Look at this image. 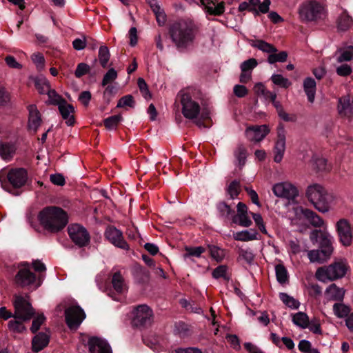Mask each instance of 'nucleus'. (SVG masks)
I'll return each instance as SVG.
<instances>
[{"label":"nucleus","mask_w":353,"mask_h":353,"mask_svg":"<svg viewBox=\"0 0 353 353\" xmlns=\"http://www.w3.org/2000/svg\"><path fill=\"white\" fill-rule=\"evenodd\" d=\"M198 26L191 19H180L172 23L169 28L170 38L179 50H185L194 41Z\"/></svg>","instance_id":"obj_1"},{"label":"nucleus","mask_w":353,"mask_h":353,"mask_svg":"<svg viewBox=\"0 0 353 353\" xmlns=\"http://www.w3.org/2000/svg\"><path fill=\"white\" fill-rule=\"evenodd\" d=\"M306 196L314 208L323 214L328 212L340 201L338 196L328 192L325 188L318 183L307 187Z\"/></svg>","instance_id":"obj_2"},{"label":"nucleus","mask_w":353,"mask_h":353,"mask_svg":"<svg viewBox=\"0 0 353 353\" xmlns=\"http://www.w3.org/2000/svg\"><path fill=\"white\" fill-rule=\"evenodd\" d=\"M40 224L48 231L57 232L63 229L68 222L67 213L61 208H44L38 214Z\"/></svg>","instance_id":"obj_3"},{"label":"nucleus","mask_w":353,"mask_h":353,"mask_svg":"<svg viewBox=\"0 0 353 353\" xmlns=\"http://www.w3.org/2000/svg\"><path fill=\"white\" fill-rule=\"evenodd\" d=\"M310 239L313 243H319L320 249L310 250L307 256L312 263H323L332 254V236L325 230H314L311 232Z\"/></svg>","instance_id":"obj_4"},{"label":"nucleus","mask_w":353,"mask_h":353,"mask_svg":"<svg viewBox=\"0 0 353 353\" xmlns=\"http://www.w3.org/2000/svg\"><path fill=\"white\" fill-rule=\"evenodd\" d=\"M300 19L303 22H317L327 16V9L323 0H306L299 8Z\"/></svg>","instance_id":"obj_5"},{"label":"nucleus","mask_w":353,"mask_h":353,"mask_svg":"<svg viewBox=\"0 0 353 353\" xmlns=\"http://www.w3.org/2000/svg\"><path fill=\"white\" fill-rule=\"evenodd\" d=\"M179 95L184 117L190 120L196 119L201 112V106L197 101L199 92L196 89L186 88L181 90Z\"/></svg>","instance_id":"obj_6"},{"label":"nucleus","mask_w":353,"mask_h":353,"mask_svg":"<svg viewBox=\"0 0 353 353\" xmlns=\"http://www.w3.org/2000/svg\"><path fill=\"white\" fill-rule=\"evenodd\" d=\"M349 265L345 260L335 261L327 267L320 268L316 272V278L323 282L326 281H334L343 277L347 270Z\"/></svg>","instance_id":"obj_7"},{"label":"nucleus","mask_w":353,"mask_h":353,"mask_svg":"<svg viewBox=\"0 0 353 353\" xmlns=\"http://www.w3.org/2000/svg\"><path fill=\"white\" fill-rule=\"evenodd\" d=\"M18 269L14 276L16 285L21 288H32L34 290L41 285V276L37 277L35 274L30 270V265L28 263H20Z\"/></svg>","instance_id":"obj_8"},{"label":"nucleus","mask_w":353,"mask_h":353,"mask_svg":"<svg viewBox=\"0 0 353 353\" xmlns=\"http://www.w3.org/2000/svg\"><path fill=\"white\" fill-rule=\"evenodd\" d=\"M27 297L15 294L13 299L14 313L13 317L22 321L30 320L34 314L33 308Z\"/></svg>","instance_id":"obj_9"},{"label":"nucleus","mask_w":353,"mask_h":353,"mask_svg":"<svg viewBox=\"0 0 353 353\" xmlns=\"http://www.w3.org/2000/svg\"><path fill=\"white\" fill-rule=\"evenodd\" d=\"M68 232L70 238L76 245L81 248L89 244L90 236L84 227L79 224H72L68 226Z\"/></svg>","instance_id":"obj_10"},{"label":"nucleus","mask_w":353,"mask_h":353,"mask_svg":"<svg viewBox=\"0 0 353 353\" xmlns=\"http://www.w3.org/2000/svg\"><path fill=\"white\" fill-rule=\"evenodd\" d=\"M65 322L71 330H77L85 318V314L79 305H73L65 310Z\"/></svg>","instance_id":"obj_11"},{"label":"nucleus","mask_w":353,"mask_h":353,"mask_svg":"<svg viewBox=\"0 0 353 353\" xmlns=\"http://www.w3.org/2000/svg\"><path fill=\"white\" fill-rule=\"evenodd\" d=\"M132 324L136 327L145 326L151 323L152 311L146 305L137 306L133 312Z\"/></svg>","instance_id":"obj_12"},{"label":"nucleus","mask_w":353,"mask_h":353,"mask_svg":"<svg viewBox=\"0 0 353 353\" xmlns=\"http://www.w3.org/2000/svg\"><path fill=\"white\" fill-rule=\"evenodd\" d=\"M272 191L278 197L285 198L292 201L299 195L296 187L289 182L275 184L272 188Z\"/></svg>","instance_id":"obj_13"},{"label":"nucleus","mask_w":353,"mask_h":353,"mask_svg":"<svg viewBox=\"0 0 353 353\" xmlns=\"http://www.w3.org/2000/svg\"><path fill=\"white\" fill-rule=\"evenodd\" d=\"M336 230L341 243L345 246H349L352 240L350 222L345 219H339L336 223Z\"/></svg>","instance_id":"obj_14"},{"label":"nucleus","mask_w":353,"mask_h":353,"mask_svg":"<svg viewBox=\"0 0 353 353\" xmlns=\"http://www.w3.org/2000/svg\"><path fill=\"white\" fill-rule=\"evenodd\" d=\"M285 131L282 125L277 128V138L274 147V161L280 163L285 151Z\"/></svg>","instance_id":"obj_15"},{"label":"nucleus","mask_w":353,"mask_h":353,"mask_svg":"<svg viewBox=\"0 0 353 353\" xmlns=\"http://www.w3.org/2000/svg\"><path fill=\"white\" fill-rule=\"evenodd\" d=\"M106 239L114 245L125 250H129V245L124 240L122 232L114 227H108L105 232Z\"/></svg>","instance_id":"obj_16"},{"label":"nucleus","mask_w":353,"mask_h":353,"mask_svg":"<svg viewBox=\"0 0 353 353\" xmlns=\"http://www.w3.org/2000/svg\"><path fill=\"white\" fill-rule=\"evenodd\" d=\"M296 213L301 214L315 228H323L325 229L327 226L323 218L310 209L297 207L296 208Z\"/></svg>","instance_id":"obj_17"},{"label":"nucleus","mask_w":353,"mask_h":353,"mask_svg":"<svg viewBox=\"0 0 353 353\" xmlns=\"http://www.w3.org/2000/svg\"><path fill=\"white\" fill-rule=\"evenodd\" d=\"M270 132V129L266 125L248 127L245 130L247 138L252 142L262 141Z\"/></svg>","instance_id":"obj_18"},{"label":"nucleus","mask_w":353,"mask_h":353,"mask_svg":"<svg viewBox=\"0 0 353 353\" xmlns=\"http://www.w3.org/2000/svg\"><path fill=\"white\" fill-rule=\"evenodd\" d=\"M8 179L14 188H21L27 181V172L23 168L12 169L8 172Z\"/></svg>","instance_id":"obj_19"},{"label":"nucleus","mask_w":353,"mask_h":353,"mask_svg":"<svg viewBox=\"0 0 353 353\" xmlns=\"http://www.w3.org/2000/svg\"><path fill=\"white\" fill-rule=\"evenodd\" d=\"M207 13L219 16L225 11V3L219 0H199Z\"/></svg>","instance_id":"obj_20"},{"label":"nucleus","mask_w":353,"mask_h":353,"mask_svg":"<svg viewBox=\"0 0 353 353\" xmlns=\"http://www.w3.org/2000/svg\"><path fill=\"white\" fill-rule=\"evenodd\" d=\"M28 109L29 112L28 129L36 132L42 122L41 114L35 105H30Z\"/></svg>","instance_id":"obj_21"},{"label":"nucleus","mask_w":353,"mask_h":353,"mask_svg":"<svg viewBox=\"0 0 353 353\" xmlns=\"http://www.w3.org/2000/svg\"><path fill=\"white\" fill-rule=\"evenodd\" d=\"M91 353H112L111 348L106 341L97 338H91L88 341Z\"/></svg>","instance_id":"obj_22"},{"label":"nucleus","mask_w":353,"mask_h":353,"mask_svg":"<svg viewBox=\"0 0 353 353\" xmlns=\"http://www.w3.org/2000/svg\"><path fill=\"white\" fill-rule=\"evenodd\" d=\"M338 112L342 117L350 118L353 115V100L345 96L339 99Z\"/></svg>","instance_id":"obj_23"},{"label":"nucleus","mask_w":353,"mask_h":353,"mask_svg":"<svg viewBox=\"0 0 353 353\" xmlns=\"http://www.w3.org/2000/svg\"><path fill=\"white\" fill-rule=\"evenodd\" d=\"M59 110L65 123L68 125H72L74 123V107L65 101H63L59 103Z\"/></svg>","instance_id":"obj_24"},{"label":"nucleus","mask_w":353,"mask_h":353,"mask_svg":"<svg viewBox=\"0 0 353 353\" xmlns=\"http://www.w3.org/2000/svg\"><path fill=\"white\" fill-rule=\"evenodd\" d=\"M49 339L50 336L48 334L39 332L32 340V350L36 353L40 352L48 345Z\"/></svg>","instance_id":"obj_25"},{"label":"nucleus","mask_w":353,"mask_h":353,"mask_svg":"<svg viewBox=\"0 0 353 353\" xmlns=\"http://www.w3.org/2000/svg\"><path fill=\"white\" fill-rule=\"evenodd\" d=\"M325 294L329 300L341 301L344 298L345 290L336 284H332L327 288Z\"/></svg>","instance_id":"obj_26"},{"label":"nucleus","mask_w":353,"mask_h":353,"mask_svg":"<svg viewBox=\"0 0 353 353\" xmlns=\"http://www.w3.org/2000/svg\"><path fill=\"white\" fill-rule=\"evenodd\" d=\"M353 20L346 11H342L339 15L336 24L337 28L341 31L347 30L352 25Z\"/></svg>","instance_id":"obj_27"},{"label":"nucleus","mask_w":353,"mask_h":353,"mask_svg":"<svg viewBox=\"0 0 353 353\" xmlns=\"http://www.w3.org/2000/svg\"><path fill=\"white\" fill-rule=\"evenodd\" d=\"M250 44L253 48H257L259 50L268 53L276 52L277 49L272 44L267 43L266 41L261 39L250 40Z\"/></svg>","instance_id":"obj_28"},{"label":"nucleus","mask_w":353,"mask_h":353,"mask_svg":"<svg viewBox=\"0 0 353 353\" xmlns=\"http://www.w3.org/2000/svg\"><path fill=\"white\" fill-rule=\"evenodd\" d=\"M304 91L307 94L308 101L313 103L315 98L316 82L312 78H306L303 82Z\"/></svg>","instance_id":"obj_29"},{"label":"nucleus","mask_w":353,"mask_h":353,"mask_svg":"<svg viewBox=\"0 0 353 353\" xmlns=\"http://www.w3.org/2000/svg\"><path fill=\"white\" fill-rule=\"evenodd\" d=\"M16 151L14 144L2 143L0 144V156L6 161L10 160Z\"/></svg>","instance_id":"obj_30"},{"label":"nucleus","mask_w":353,"mask_h":353,"mask_svg":"<svg viewBox=\"0 0 353 353\" xmlns=\"http://www.w3.org/2000/svg\"><path fill=\"white\" fill-rule=\"evenodd\" d=\"M257 232L254 230H243L234 233L233 237L236 241H249L257 239Z\"/></svg>","instance_id":"obj_31"},{"label":"nucleus","mask_w":353,"mask_h":353,"mask_svg":"<svg viewBox=\"0 0 353 353\" xmlns=\"http://www.w3.org/2000/svg\"><path fill=\"white\" fill-rule=\"evenodd\" d=\"M332 309L334 315L339 319L346 318L351 312V308L341 302L334 303Z\"/></svg>","instance_id":"obj_32"},{"label":"nucleus","mask_w":353,"mask_h":353,"mask_svg":"<svg viewBox=\"0 0 353 353\" xmlns=\"http://www.w3.org/2000/svg\"><path fill=\"white\" fill-rule=\"evenodd\" d=\"M112 283L114 289L119 293H123L127 291V286L120 272L113 274Z\"/></svg>","instance_id":"obj_33"},{"label":"nucleus","mask_w":353,"mask_h":353,"mask_svg":"<svg viewBox=\"0 0 353 353\" xmlns=\"http://www.w3.org/2000/svg\"><path fill=\"white\" fill-rule=\"evenodd\" d=\"M34 81L37 90L41 94H46L50 88L49 81L43 76L37 77Z\"/></svg>","instance_id":"obj_34"},{"label":"nucleus","mask_w":353,"mask_h":353,"mask_svg":"<svg viewBox=\"0 0 353 353\" xmlns=\"http://www.w3.org/2000/svg\"><path fill=\"white\" fill-rule=\"evenodd\" d=\"M293 323L301 328H307L309 325L308 316L302 312L296 313L292 316Z\"/></svg>","instance_id":"obj_35"},{"label":"nucleus","mask_w":353,"mask_h":353,"mask_svg":"<svg viewBox=\"0 0 353 353\" xmlns=\"http://www.w3.org/2000/svg\"><path fill=\"white\" fill-rule=\"evenodd\" d=\"M275 272L276 280L279 283L284 284L288 281V270L283 265H276L275 266Z\"/></svg>","instance_id":"obj_36"},{"label":"nucleus","mask_w":353,"mask_h":353,"mask_svg":"<svg viewBox=\"0 0 353 353\" xmlns=\"http://www.w3.org/2000/svg\"><path fill=\"white\" fill-rule=\"evenodd\" d=\"M210 256L216 261H221L225 256L226 252L225 250L221 249L215 245H208Z\"/></svg>","instance_id":"obj_37"},{"label":"nucleus","mask_w":353,"mask_h":353,"mask_svg":"<svg viewBox=\"0 0 353 353\" xmlns=\"http://www.w3.org/2000/svg\"><path fill=\"white\" fill-rule=\"evenodd\" d=\"M288 56V54L285 51H281L279 53L272 52L270 53L268 57V62L270 64H273L276 62L283 63L286 61Z\"/></svg>","instance_id":"obj_38"},{"label":"nucleus","mask_w":353,"mask_h":353,"mask_svg":"<svg viewBox=\"0 0 353 353\" xmlns=\"http://www.w3.org/2000/svg\"><path fill=\"white\" fill-rule=\"evenodd\" d=\"M279 298L284 304L292 309H297L300 305V303L297 300L286 293H280Z\"/></svg>","instance_id":"obj_39"},{"label":"nucleus","mask_w":353,"mask_h":353,"mask_svg":"<svg viewBox=\"0 0 353 353\" xmlns=\"http://www.w3.org/2000/svg\"><path fill=\"white\" fill-rule=\"evenodd\" d=\"M22 320L14 319L8 323V327L11 332L15 333H22L26 330V327L23 323Z\"/></svg>","instance_id":"obj_40"},{"label":"nucleus","mask_w":353,"mask_h":353,"mask_svg":"<svg viewBox=\"0 0 353 353\" xmlns=\"http://www.w3.org/2000/svg\"><path fill=\"white\" fill-rule=\"evenodd\" d=\"M271 80L274 84L284 88H288L292 85L290 81L281 74H273L271 77Z\"/></svg>","instance_id":"obj_41"},{"label":"nucleus","mask_w":353,"mask_h":353,"mask_svg":"<svg viewBox=\"0 0 353 353\" xmlns=\"http://www.w3.org/2000/svg\"><path fill=\"white\" fill-rule=\"evenodd\" d=\"M313 166L319 171L328 170L330 165L327 163V160L323 157H314L312 159Z\"/></svg>","instance_id":"obj_42"},{"label":"nucleus","mask_w":353,"mask_h":353,"mask_svg":"<svg viewBox=\"0 0 353 353\" xmlns=\"http://www.w3.org/2000/svg\"><path fill=\"white\" fill-rule=\"evenodd\" d=\"M152 9L156 16V19L159 25L161 26H163L166 21V15L163 10L157 4L153 5Z\"/></svg>","instance_id":"obj_43"},{"label":"nucleus","mask_w":353,"mask_h":353,"mask_svg":"<svg viewBox=\"0 0 353 353\" xmlns=\"http://www.w3.org/2000/svg\"><path fill=\"white\" fill-rule=\"evenodd\" d=\"M121 120L122 117L121 115L111 116L104 120V125L107 129L114 130L117 127Z\"/></svg>","instance_id":"obj_44"},{"label":"nucleus","mask_w":353,"mask_h":353,"mask_svg":"<svg viewBox=\"0 0 353 353\" xmlns=\"http://www.w3.org/2000/svg\"><path fill=\"white\" fill-rule=\"evenodd\" d=\"M238 252L239 259L248 263H251L254 259V255L250 248H239Z\"/></svg>","instance_id":"obj_45"},{"label":"nucleus","mask_w":353,"mask_h":353,"mask_svg":"<svg viewBox=\"0 0 353 353\" xmlns=\"http://www.w3.org/2000/svg\"><path fill=\"white\" fill-rule=\"evenodd\" d=\"M110 52L106 46H101L99 50V59L101 65L105 68L110 59Z\"/></svg>","instance_id":"obj_46"},{"label":"nucleus","mask_w":353,"mask_h":353,"mask_svg":"<svg viewBox=\"0 0 353 353\" xmlns=\"http://www.w3.org/2000/svg\"><path fill=\"white\" fill-rule=\"evenodd\" d=\"M185 250L186 251V253L183 254L185 259L191 256L199 257L205 252V248L202 246L185 247Z\"/></svg>","instance_id":"obj_47"},{"label":"nucleus","mask_w":353,"mask_h":353,"mask_svg":"<svg viewBox=\"0 0 353 353\" xmlns=\"http://www.w3.org/2000/svg\"><path fill=\"white\" fill-rule=\"evenodd\" d=\"M340 56L337 58L338 62L348 61L353 59V47L349 46L347 48L340 50Z\"/></svg>","instance_id":"obj_48"},{"label":"nucleus","mask_w":353,"mask_h":353,"mask_svg":"<svg viewBox=\"0 0 353 353\" xmlns=\"http://www.w3.org/2000/svg\"><path fill=\"white\" fill-rule=\"evenodd\" d=\"M234 222L238 223L243 227H249L252 225V221L248 215V212L237 214L234 219Z\"/></svg>","instance_id":"obj_49"},{"label":"nucleus","mask_w":353,"mask_h":353,"mask_svg":"<svg viewBox=\"0 0 353 353\" xmlns=\"http://www.w3.org/2000/svg\"><path fill=\"white\" fill-rule=\"evenodd\" d=\"M228 193L230 196V199H234L239 194L240 192V183L237 181H232L228 187Z\"/></svg>","instance_id":"obj_50"},{"label":"nucleus","mask_w":353,"mask_h":353,"mask_svg":"<svg viewBox=\"0 0 353 353\" xmlns=\"http://www.w3.org/2000/svg\"><path fill=\"white\" fill-rule=\"evenodd\" d=\"M217 208L220 215L223 218L228 219L234 213V211L231 209L230 205L224 202L219 203Z\"/></svg>","instance_id":"obj_51"},{"label":"nucleus","mask_w":353,"mask_h":353,"mask_svg":"<svg viewBox=\"0 0 353 353\" xmlns=\"http://www.w3.org/2000/svg\"><path fill=\"white\" fill-rule=\"evenodd\" d=\"M321 325V321L314 317L312 319L311 321L309 320V325L307 327L312 332L317 334H321L322 330Z\"/></svg>","instance_id":"obj_52"},{"label":"nucleus","mask_w":353,"mask_h":353,"mask_svg":"<svg viewBox=\"0 0 353 353\" xmlns=\"http://www.w3.org/2000/svg\"><path fill=\"white\" fill-rule=\"evenodd\" d=\"M246 149L243 145H239L234 152V155L239 161V164L242 166L245 164L246 159Z\"/></svg>","instance_id":"obj_53"},{"label":"nucleus","mask_w":353,"mask_h":353,"mask_svg":"<svg viewBox=\"0 0 353 353\" xmlns=\"http://www.w3.org/2000/svg\"><path fill=\"white\" fill-rule=\"evenodd\" d=\"M31 59L33 63L36 65L37 68L39 70H41L45 66V59L43 54L40 52L34 53Z\"/></svg>","instance_id":"obj_54"},{"label":"nucleus","mask_w":353,"mask_h":353,"mask_svg":"<svg viewBox=\"0 0 353 353\" xmlns=\"http://www.w3.org/2000/svg\"><path fill=\"white\" fill-rule=\"evenodd\" d=\"M257 60L254 58H250L241 63L240 65L241 70L249 71L252 73V70L257 66Z\"/></svg>","instance_id":"obj_55"},{"label":"nucleus","mask_w":353,"mask_h":353,"mask_svg":"<svg viewBox=\"0 0 353 353\" xmlns=\"http://www.w3.org/2000/svg\"><path fill=\"white\" fill-rule=\"evenodd\" d=\"M117 78V72L114 68L108 70L105 73L102 80V85L105 86L108 83H112Z\"/></svg>","instance_id":"obj_56"},{"label":"nucleus","mask_w":353,"mask_h":353,"mask_svg":"<svg viewBox=\"0 0 353 353\" xmlns=\"http://www.w3.org/2000/svg\"><path fill=\"white\" fill-rule=\"evenodd\" d=\"M90 66L85 63H80L77 65L74 75L77 78H80L82 76L88 74L90 72Z\"/></svg>","instance_id":"obj_57"},{"label":"nucleus","mask_w":353,"mask_h":353,"mask_svg":"<svg viewBox=\"0 0 353 353\" xmlns=\"http://www.w3.org/2000/svg\"><path fill=\"white\" fill-rule=\"evenodd\" d=\"M46 318L43 314H39L32 321V326L30 327V330L32 332H36L45 322Z\"/></svg>","instance_id":"obj_58"},{"label":"nucleus","mask_w":353,"mask_h":353,"mask_svg":"<svg viewBox=\"0 0 353 353\" xmlns=\"http://www.w3.org/2000/svg\"><path fill=\"white\" fill-rule=\"evenodd\" d=\"M48 96L49 102L52 104H57L59 105V103L64 101L61 99V97L54 90H51L50 88L46 92Z\"/></svg>","instance_id":"obj_59"},{"label":"nucleus","mask_w":353,"mask_h":353,"mask_svg":"<svg viewBox=\"0 0 353 353\" xmlns=\"http://www.w3.org/2000/svg\"><path fill=\"white\" fill-rule=\"evenodd\" d=\"M134 103L132 96L125 95L119 99L117 106V108H124L125 106L133 107Z\"/></svg>","instance_id":"obj_60"},{"label":"nucleus","mask_w":353,"mask_h":353,"mask_svg":"<svg viewBox=\"0 0 353 353\" xmlns=\"http://www.w3.org/2000/svg\"><path fill=\"white\" fill-rule=\"evenodd\" d=\"M252 218L256 223V225L258 226L259 229L261 230V232L266 234L267 231L265 229V226L263 223V220L262 216L260 214L256 213H251Z\"/></svg>","instance_id":"obj_61"},{"label":"nucleus","mask_w":353,"mask_h":353,"mask_svg":"<svg viewBox=\"0 0 353 353\" xmlns=\"http://www.w3.org/2000/svg\"><path fill=\"white\" fill-rule=\"evenodd\" d=\"M227 267L225 265H219L212 272V276L214 279L226 278Z\"/></svg>","instance_id":"obj_62"},{"label":"nucleus","mask_w":353,"mask_h":353,"mask_svg":"<svg viewBox=\"0 0 353 353\" xmlns=\"http://www.w3.org/2000/svg\"><path fill=\"white\" fill-rule=\"evenodd\" d=\"M138 85H139V88L143 96L145 99H150L151 94L149 92V90L148 88V85H147L145 81L143 79L140 78L138 79Z\"/></svg>","instance_id":"obj_63"},{"label":"nucleus","mask_w":353,"mask_h":353,"mask_svg":"<svg viewBox=\"0 0 353 353\" xmlns=\"http://www.w3.org/2000/svg\"><path fill=\"white\" fill-rule=\"evenodd\" d=\"M5 61L6 63V64L11 68H14V69L22 68V65L20 64L19 62H17L16 59L11 55L7 56L5 58Z\"/></svg>","instance_id":"obj_64"}]
</instances>
